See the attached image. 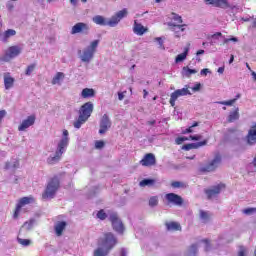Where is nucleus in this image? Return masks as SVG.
<instances>
[{
    "label": "nucleus",
    "instance_id": "34",
    "mask_svg": "<svg viewBox=\"0 0 256 256\" xmlns=\"http://www.w3.org/2000/svg\"><path fill=\"white\" fill-rule=\"evenodd\" d=\"M166 229L167 231H179V229H181V225L177 222H169L166 223Z\"/></svg>",
    "mask_w": 256,
    "mask_h": 256
},
{
    "label": "nucleus",
    "instance_id": "27",
    "mask_svg": "<svg viewBox=\"0 0 256 256\" xmlns=\"http://www.w3.org/2000/svg\"><path fill=\"white\" fill-rule=\"evenodd\" d=\"M81 97L83 99H91V97H95V90L93 88H84L81 92Z\"/></svg>",
    "mask_w": 256,
    "mask_h": 256
},
{
    "label": "nucleus",
    "instance_id": "58",
    "mask_svg": "<svg viewBox=\"0 0 256 256\" xmlns=\"http://www.w3.org/2000/svg\"><path fill=\"white\" fill-rule=\"evenodd\" d=\"M7 115V111L1 110L0 111V122L3 121V118Z\"/></svg>",
    "mask_w": 256,
    "mask_h": 256
},
{
    "label": "nucleus",
    "instance_id": "14",
    "mask_svg": "<svg viewBox=\"0 0 256 256\" xmlns=\"http://www.w3.org/2000/svg\"><path fill=\"white\" fill-rule=\"evenodd\" d=\"M165 199L168 203H172V205H176L177 207H181V205H183V197L178 194L168 193L165 195Z\"/></svg>",
    "mask_w": 256,
    "mask_h": 256
},
{
    "label": "nucleus",
    "instance_id": "9",
    "mask_svg": "<svg viewBox=\"0 0 256 256\" xmlns=\"http://www.w3.org/2000/svg\"><path fill=\"white\" fill-rule=\"evenodd\" d=\"M31 203H35V198L32 196L23 197L19 200L18 204L16 205L15 212L13 214L14 219L19 217V213L21 212V208L25 207V205H31Z\"/></svg>",
    "mask_w": 256,
    "mask_h": 256
},
{
    "label": "nucleus",
    "instance_id": "37",
    "mask_svg": "<svg viewBox=\"0 0 256 256\" xmlns=\"http://www.w3.org/2000/svg\"><path fill=\"white\" fill-rule=\"evenodd\" d=\"M200 219L202 223H209V219H211V214H209V212L200 210Z\"/></svg>",
    "mask_w": 256,
    "mask_h": 256
},
{
    "label": "nucleus",
    "instance_id": "48",
    "mask_svg": "<svg viewBox=\"0 0 256 256\" xmlns=\"http://www.w3.org/2000/svg\"><path fill=\"white\" fill-rule=\"evenodd\" d=\"M96 149H103L105 147V142L103 140H97L95 142Z\"/></svg>",
    "mask_w": 256,
    "mask_h": 256
},
{
    "label": "nucleus",
    "instance_id": "25",
    "mask_svg": "<svg viewBox=\"0 0 256 256\" xmlns=\"http://www.w3.org/2000/svg\"><path fill=\"white\" fill-rule=\"evenodd\" d=\"M61 145H62L63 149H67V147H69V131H67V130L63 131V137L58 142V147H60Z\"/></svg>",
    "mask_w": 256,
    "mask_h": 256
},
{
    "label": "nucleus",
    "instance_id": "59",
    "mask_svg": "<svg viewBox=\"0 0 256 256\" xmlns=\"http://www.w3.org/2000/svg\"><path fill=\"white\" fill-rule=\"evenodd\" d=\"M228 39H229V41H232L233 43H237L239 41V38L238 37H234V36H231Z\"/></svg>",
    "mask_w": 256,
    "mask_h": 256
},
{
    "label": "nucleus",
    "instance_id": "31",
    "mask_svg": "<svg viewBox=\"0 0 256 256\" xmlns=\"http://www.w3.org/2000/svg\"><path fill=\"white\" fill-rule=\"evenodd\" d=\"M15 83V78L11 76H4V87L5 89L9 90L11 87H13Z\"/></svg>",
    "mask_w": 256,
    "mask_h": 256
},
{
    "label": "nucleus",
    "instance_id": "3",
    "mask_svg": "<svg viewBox=\"0 0 256 256\" xmlns=\"http://www.w3.org/2000/svg\"><path fill=\"white\" fill-rule=\"evenodd\" d=\"M97 47H99V40H94L89 46L84 48L83 51L79 50L78 55L80 61H82V63H91L95 57V53H97Z\"/></svg>",
    "mask_w": 256,
    "mask_h": 256
},
{
    "label": "nucleus",
    "instance_id": "8",
    "mask_svg": "<svg viewBox=\"0 0 256 256\" xmlns=\"http://www.w3.org/2000/svg\"><path fill=\"white\" fill-rule=\"evenodd\" d=\"M63 144H60V146L57 145V149L55 152V155H50L47 158L48 165H57L61 161V157L63 156V153L67 151V149L62 147Z\"/></svg>",
    "mask_w": 256,
    "mask_h": 256
},
{
    "label": "nucleus",
    "instance_id": "20",
    "mask_svg": "<svg viewBox=\"0 0 256 256\" xmlns=\"http://www.w3.org/2000/svg\"><path fill=\"white\" fill-rule=\"evenodd\" d=\"M206 5H213L214 7H220L221 9H227L229 2L227 0H204Z\"/></svg>",
    "mask_w": 256,
    "mask_h": 256
},
{
    "label": "nucleus",
    "instance_id": "4",
    "mask_svg": "<svg viewBox=\"0 0 256 256\" xmlns=\"http://www.w3.org/2000/svg\"><path fill=\"white\" fill-rule=\"evenodd\" d=\"M109 221L112 223V227L116 233H123V231H125L123 221H121L117 212H109Z\"/></svg>",
    "mask_w": 256,
    "mask_h": 256
},
{
    "label": "nucleus",
    "instance_id": "30",
    "mask_svg": "<svg viewBox=\"0 0 256 256\" xmlns=\"http://www.w3.org/2000/svg\"><path fill=\"white\" fill-rule=\"evenodd\" d=\"M63 79H65V73L57 72L52 79V85H61V81H63Z\"/></svg>",
    "mask_w": 256,
    "mask_h": 256
},
{
    "label": "nucleus",
    "instance_id": "45",
    "mask_svg": "<svg viewBox=\"0 0 256 256\" xmlns=\"http://www.w3.org/2000/svg\"><path fill=\"white\" fill-rule=\"evenodd\" d=\"M219 105H226L228 107H231V105H233L234 103H237V99H231V100H228V101H220V102H217Z\"/></svg>",
    "mask_w": 256,
    "mask_h": 256
},
{
    "label": "nucleus",
    "instance_id": "22",
    "mask_svg": "<svg viewBox=\"0 0 256 256\" xmlns=\"http://www.w3.org/2000/svg\"><path fill=\"white\" fill-rule=\"evenodd\" d=\"M246 141L248 145H256V123L248 131V134L246 136Z\"/></svg>",
    "mask_w": 256,
    "mask_h": 256
},
{
    "label": "nucleus",
    "instance_id": "46",
    "mask_svg": "<svg viewBox=\"0 0 256 256\" xmlns=\"http://www.w3.org/2000/svg\"><path fill=\"white\" fill-rule=\"evenodd\" d=\"M171 187H173L174 189H181V187H185V184L179 181H174L171 183Z\"/></svg>",
    "mask_w": 256,
    "mask_h": 256
},
{
    "label": "nucleus",
    "instance_id": "28",
    "mask_svg": "<svg viewBox=\"0 0 256 256\" xmlns=\"http://www.w3.org/2000/svg\"><path fill=\"white\" fill-rule=\"evenodd\" d=\"M15 35H17V31L13 30V29H8L6 30L3 35H2V41L3 43H7V41H9V39H11V37H15Z\"/></svg>",
    "mask_w": 256,
    "mask_h": 256
},
{
    "label": "nucleus",
    "instance_id": "50",
    "mask_svg": "<svg viewBox=\"0 0 256 256\" xmlns=\"http://www.w3.org/2000/svg\"><path fill=\"white\" fill-rule=\"evenodd\" d=\"M256 209L255 208H246L243 210L244 215H253L255 213Z\"/></svg>",
    "mask_w": 256,
    "mask_h": 256
},
{
    "label": "nucleus",
    "instance_id": "52",
    "mask_svg": "<svg viewBox=\"0 0 256 256\" xmlns=\"http://www.w3.org/2000/svg\"><path fill=\"white\" fill-rule=\"evenodd\" d=\"M202 243H205V251H211V244L209 243V240H202Z\"/></svg>",
    "mask_w": 256,
    "mask_h": 256
},
{
    "label": "nucleus",
    "instance_id": "15",
    "mask_svg": "<svg viewBox=\"0 0 256 256\" xmlns=\"http://www.w3.org/2000/svg\"><path fill=\"white\" fill-rule=\"evenodd\" d=\"M35 115H30L27 117V119L23 120L22 123L18 127V131H27L29 127H32V125H35Z\"/></svg>",
    "mask_w": 256,
    "mask_h": 256
},
{
    "label": "nucleus",
    "instance_id": "19",
    "mask_svg": "<svg viewBox=\"0 0 256 256\" xmlns=\"http://www.w3.org/2000/svg\"><path fill=\"white\" fill-rule=\"evenodd\" d=\"M93 23L100 25L101 27H111V19H107L101 15H96L92 18Z\"/></svg>",
    "mask_w": 256,
    "mask_h": 256
},
{
    "label": "nucleus",
    "instance_id": "11",
    "mask_svg": "<svg viewBox=\"0 0 256 256\" xmlns=\"http://www.w3.org/2000/svg\"><path fill=\"white\" fill-rule=\"evenodd\" d=\"M109 129H111V119H109V115L104 114L100 120L99 134L105 135Z\"/></svg>",
    "mask_w": 256,
    "mask_h": 256
},
{
    "label": "nucleus",
    "instance_id": "53",
    "mask_svg": "<svg viewBox=\"0 0 256 256\" xmlns=\"http://www.w3.org/2000/svg\"><path fill=\"white\" fill-rule=\"evenodd\" d=\"M202 138H203V136H201V135H190V139L192 141H200V139H202Z\"/></svg>",
    "mask_w": 256,
    "mask_h": 256
},
{
    "label": "nucleus",
    "instance_id": "26",
    "mask_svg": "<svg viewBox=\"0 0 256 256\" xmlns=\"http://www.w3.org/2000/svg\"><path fill=\"white\" fill-rule=\"evenodd\" d=\"M133 31L136 35H145L147 32V29H145V26H142L140 23H137V21L134 22Z\"/></svg>",
    "mask_w": 256,
    "mask_h": 256
},
{
    "label": "nucleus",
    "instance_id": "24",
    "mask_svg": "<svg viewBox=\"0 0 256 256\" xmlns=\"http://www.w3.org/2000/svg\"><path fill=\"white\" fill-rule=\"evenodd\" d=\"M67 227V222L60 221L55 224L54 229L57 237H61L63 235V231H65V228Z\"/></svg>",
    "mask_w": 256,
    "mask_h": 256
},
{
    "label": "nucleus",
    "instance_id": "23",
    "mask_svg": "<svg viewBox=\"0 0 256 256\" xmlns=\"http://www.w3.org/2000/svg\"><path fill=\"white\" fill-rule=\"evenodd\" d=\"M207 145V140H203L201 142H196V143H190V144H185L182 146V149L184 151H191V149H199V147H203Z\"/></svg>",
    "mask_w": 256,
    "mask_h": 256
},
{
    "label": "nucleus",
    "instance_id": "17",
    "mask_svg": "<svg viewBox=\"0 0 256 256\" xmlns=\"http://www.w3.org/2000/svg\"><path fill=\"white\" fill-rule=\"evenodd\" d=\"M156 162L157 160L155 159V154L148 153L140 161V165H142L143 167H152V165H155Z\"/></svg>",
    "mask_w": 256,
    "mask_h": 256
},
{
    "label": "nucleus",
    "instance_id": "43",
    "mask_svg": "<svg viewBox=\"0 0 256 256\" xmlns=\"http://www.w3.org/2000/svg\"><path fill=\"white\" fill-rule=\"evenodd\" d=\"M17 241L22 247H29L31 245V240L29 239L17 238Z\"/></svg>",
    "mask_w": 256,
    "mask_h": 256
},
{
    "label": "nucleus",
    "instance_id": "33",
    "mask_svg": "<svg viewBox=\"0 0 256 256\" xmlns=\"http://www.w3.org/2000/svg\"><path fill=\"white\" fill-rule=\"evenodd\" d=\"M140 187H153L155 185V179L145 178L139 183Z\"/></svg>",
    "mask_w": 256,
    "mask_h": 256
},
{
    "label": "nucleus",
    "instance_id": "2",
    "mask_svg": "<svg viewBox=\"0 0 256 256\" xmlns=\"http://www.w3.org/2000/svg\"><path fill=\"white\" fill-rule=\"evenodd\" d=\"M60 185L61 182L59 181V177L54 176L53 178H51L48 181L45 191L42 194V199L44 201L55 199V195H57V191H59Z\"/></svg>",
    "mask_w": 256,
    "mask_h": 256
},
{
    "label": "nucleus",
    "instance_id": "56",
    "mask_svg": "<svg viewBox=\"0 0 256 256\" xmlns=\"http://www.w3.org/2000/svg\"><path fill=\"white\" fill-rule=\"evenodd\" d=\"M245 247L241 246L239 251H238V255L237 256H245Z\"/></svg>",
    "mask_w": 256,
    "mask_h": 256
},
{
    "label": "nucleus",
    "instance_id": "16",
    "mask_svg": "<svg viewBox=\"0 0 256 256\" xmlns=\"http://www.w3.org/2000/svg\"><path fill=\"white\" fill-rule=\"evenodd\" d=\"M168 27H170V31L175 33V37H181V33L185 32V27H187V25L168 22Z\"/></svg>",
    "mask_w": 256,
    "mask_h": 256
},
{
    "label": "nucleus",
    "instance_id": "32",
    "mask_svg": "<svg viewBox=\"0 0 256 256\" xmlns=\"http://www.w3.org/2000/svg\"><path fill=\"white\" fill-rule=\"evenodd\" d=\"M198 71L196 69H191L187 66L183 67L182 69V75L183 77H191V75H195Z\"/></svg>",
    "mask_w": 256,
    "mask_h": 256
},
{
    "label": "nucleus",
    "instance_id": "18",
    "mask_svg": "<svg viewBox=\"0 0 256 256\" xmlns=\"http://www.w3.org/2000/svg\"><path fill=\"white\" fill-rule=\"evenodd\" d=\"M21 51H22V49L19 46H17V45L11 46L6 51L5 57L7 59H15V57H19V55H21Z\"/></svg>",
    "mask_w": 256,
    "mask_h": 256
},
{
    "label": "nucleus",
    "instance_id": "47",
    "mask_svg": "<svg viewBox=\"0 0 256 256\" xmlns=\"http://www.w3.org/2000/svg\"><path fill=\"white\" fill-rule=\"evenodd\" d=\"M172 19L173 21H176V23H183V18L179 14L172 13Z\"/></svg>",
    "mask_w": 256,
    "mask_h": 256
},
{
    "label": "nucleus",
    "instance_id": "36",
    "mask_svg": "<svg viewBox=\"0 0 256 256\" xmlns=\"http://www.w3.org/2000/svg\"><path fill=\"white\" fill-rule=\"evenodd\" d=\"M189 53V48H186L185 51L181 54H178L176 56L175 62L176 63H181L182 61H185L187 59V54Z\"/></svg>",
    "mask_w": 256,
    "mask_h": 256
},
{
    "label": "nucleus",
    "instance_id": "35",
    "mask_svg": "<svg viewBox=\"0 0 256 256\" xmlns=\"http://www.w3.org/2000/svg\"><path fill=\"white\" fill-rule=\"evenodd\" d=\"M239 119V108H236L234 112H230L228 116V123H233Z\"/></svg>",
    "mask_w": 256,
    "mask_h": 256
},
{
    "label": "nucleus",
    "instance_id": "44",
    "mask_svg": "<svg viewBox=\"0 0 256 256\" xmlns=\"http://www.w3.org/2000/svg\"><path fill=\"white\" fill-rule=\"evenodd\" d=\"M35 67H37V64H30L25 71V75H27L28 77L31 75V73H33V71H35Z\"/></svg>",
    "mask_w": 256,
    "mask_h": 256
},
{
    "label": "nucleus",
    "instance_id": "39",
    "mask_svg": "<svg viewBox=\"0 0 256 256\" xmlns=\"http://www.w3.org/2000/svg\"><path fill=\"white\" fill-rule=\"evenodd\" d=\"M109 255V250H106L103 247H99L94 251V256H106Z\"/></svg>",
    "mask_w": 256,
    "mask_h": 256
},
{
    "label": "nucleus",
    "instance_id": "38",
    "mask_svg": "<svg viewBox=\"0 0 256 256\" xmlns=\"http://www.w3.org/2000/svg\"><path fill=\"white\" fill-rule=\"evenodd\" d=\"M199 253V249L197 248V244H192L187 251V256H197Z\"/></svg>",
    "mask_w": 256,
    "mask_h": 256
},
{
    "label": "nucleus",
    "instance_id": "49",
    "mask_svg": "<svg viewBox=\"0 0 256 256\" xmlns=\"http://www.w3.org/2000/svg\"><path fill=\"white\" fill-rule=\"evenodd\" d=\"M185 141H189V138H187L185 136L176 138L177 145H181V144L185 143Z\"/></svg>",
    "mask_w": 256,
    "mask_h": 256
},
{
    "label": "nucleus",
    "instance_id": "1",
    "mask_svg": "<svg viewBox=\"0 0 256 256\" xmlns=\"http://www.w3.org/2000/svg\"><path fill=\"white\" fill-rule=\"evenodd\" d=\"M93 109V102H86L80 107L78 119L74 122L75 129H81V125L87 123L89 117H91V114L93 113Z\"/></svg>",
    "mask_w": 256,
    "mask_h": 256
},
{
    "label": "nucleus",
    "instance_id": "7",
    "mask_svg": "<svg viewBox=\"0 0 256 256\" xmlns=\"http://www.w3.org/2000/svg\"><path fill=\"white\" fill-rule=\"evenodd\" d=\"M220 164L221 154H216L214 159L210 163L200 168V171H202V173H211V171H215V169H217Z\"/></svg>",
    "mask_w": 256,
    "mask_h": 256
},
{
    "label": "nucleus",
    "instance_id": "12",
    "mask_svg": "<svg viewBox=\"0 0 256 256\" xmlns=\"http://www.w3.org/2000/svg\"><path fill=\"white\" fill-rule=\"evenodd\" d=\"M225 189V184L220 183L218 185L212 186L210 189L205 190V194L208 199H213V197H217L221 191Z\"/></svg>",
    "mask_w": 256,
    "mask_h": 256
},
{
    "label": "nucleus",
    "instance_id": "42",
    "mask_svg": "<svg viewBox=\"0 0 256 256\" xmlns=\"http://www.w3.org/2000/svg\"><path fill=\"white\" fill-rule=\"evenodd\" d=\"M159 205V198L157 196H152L149 199V206L150 207H157Z\"/></svg>",
    "mask_w": 256,
    "mask_h": 256
},
{
    "label": "nucleus",
    "instance_id": "64",
    "mask_svg": "<svg viewBox=\"0 0 256 256\" xmlns=\"http://www.w3.org/2000/svg\"><path fill=\"white\" fill-rule=\"evenodd\" d=\"M252 27H253V29H256V18L252 22Z\"/></svg>",
    "mask_w": 256,
    "mask_h": 256
},
{
    "label": "nucleus",
    "instance_id": "54",
    "mask_svg": "<svg viewBox=\"0 0 256 256\" xmlns=\"http://www.w3.org/2000/svg\"><path fill=\"white\" fill-rule=\"evenodd\" d=\"M192 91H194V92L201 91V83H196V84L192 87Z\"/></svg>",
    "mask_w": 256,
    "mask_h": 256
},
{
    "label": "nucleus",
    "instance_id": "21",
    "mask_svg": "<svg viewBox=\"0 0 256 256\" xmlns=\"http://www.w3.org/2000/svg\"><path fill=\"white\" fill-rule=\"evenodd\" d=\"M206 39L209 41V44L213 46L217 45V41H219V39H225V36L221 32H216L214 34H208Z\"/></svg>",
    "mask_w": 256,
    "mask_h": 256
},
{
    "label": "nucleus",
    "instance_id": "29",
    "mask_svg": "<svg viewBox=\"0 0 256 256\" xmlns=\"http://www.w3.org/2000/svg\"><path fill=\"white\" fill-rule=\"evenodd\" d=\"M4 169H19V160L12 158L10 161L5 163Z\"/></svg>",
    "mask_w": 256,
    "mask_h": 256
},
{
    "label": "nucleus",
    "instance_id": "13",
    "mask_svg": "<svg viewBox=\"0 0 256 256\" xmlns=\"http://www.w3.org/2000/svg\"><path fill=\"white\" fill-rule=\"evenodd\" d=\"M77 33H83L84 35L89 34V25L83 23V22H78L76 23L71 30V35H77Z\"/></svg>",
    "mask_w": 256,
    "mask_h": 256
},
{
    "label": "nucleus",
    "instance_id": "60",
    "mask_svg": "<svg viewBox=\"0 0 256 256\" xmlns=\"http://www.w3.org/2000/svg\"><path fill=\"white\" fill-rule=\"evenodd\" d=\"M118 99H119V101H123V99H125V94H123V92H119Z\"/></svg>",
    "mask_w": 256,
    "mask_h": 256
},
{
    "label": "nucleus",
    "instance_id": "57",
    "mask_svg": "<svg viewBox=\"0 0 256 256\" xmlns=\"http://www.w3.org/2000/svg\"><path fill=\"white\" fill-rule=\"evenodd\" d=\"M184 135H187V133H193V127L189 126L185 130L182 131Z\"/></svg>",
    "mask_w": 256,
    "mask_h": 256
},
{
    "label": "nucleus",
    "instance_id": "62",
    "mask_svg": "<svg viewBox=\"0 0 256 256\" xmlns=\"http://www.w3.org/2000/svg\"><path fill=\"white\" fill-rule=\"evenodd\" d=\"M218 73H220V75H222V73H225V67H219Z\"/></svg>",
    "mask_w": 256,
    "mask_h": 256
},
{
    "label": "nucleus",
    "instance_id": "41",
    "mask_svg": "<svg viewBox=\"0 0 256 256\" xmlns=\"http://www.w3.org/2000/svg\"><path fill=\"white\" fill-rule=\"evenodd\" d=\"M33 225H35V220L31 219L24 223L23 228L26 229V231H31V229H33Z\"/></svg>",
    "mask_w": 256,
    "mask_h": 256
},
{
    "label": "nucleus",
    "instance_id": "6",
    "mask_svg": "<svg viewBox=\"0 0 256 256\" xmlns=\"http://www.w3.org/2000/svg\"><path fill=\"white\" fill-rule=\"evenodd\" d=\"M116 245H117V238H115V235H113V233L111 232L106 233L104 240L102 242V248L109 252Z\"/></svg>",
    "mask_w": 256,
    "mask_h": 256
},
{
    "label": "nucleus",
    "instance_id": "10",
    "mask_svg": "<svg viewBox=\"0 0 256 256\" xmlns=\"http://www.w3.org/2000/svg\"><path fill=\"white\" fill-rule=\"evenodd\" d=\"M127 8L118 11L114 16L110 18V27H117L121 22V19H125L128 15Z\"/></svg>",
    "mask_w": 256,
    "mask_h": 256
},
{
    "label": "nucleus",
    "instance_id": "51",
    "mask_svg": "<svg viewBox=\"0 0 256 256\" xmlns=\"http://www.w3.org/2000/svg\"><path fill=\"white\" fill-rule=\"evenodd\" d=\"M155 41L158 42L160 49H165V46H163V39L161 37L155 38Z\"/></svg>",
    "mask_w": 256,
    "mask_h": 256
},
{
    "label": "nucleus",
    "instance_id": "40",
    "mask_svg": "<svg viewBox=\"0 0 256 256\" xmlns=\"http://www.w3.org/2000/svg\"><path fill=\"white\" fill-rule=\"evenodd\" d=\"M96 217L98 219H100V221H105V219H107V217H108V220H109V213L107 214L105 212V210L101 209L100 211L97 212Z\"/></svg>",
    "mask_w": 256,
    "mask_h": 256
},
{
    "label": "nucleus",
    "instance_id": "5",
    "mask_svg": "<svg viewBox=\"0 0 256 256\" xmlns=\"http://www.w3.org/2000/svg\"><path fill=\"white\" fill-rule=\"evenodd\" d=\"M187 95H191V91H189V87L186 85L182 89H177L170 95V105L171 107H175V102L179 99V97H185Z\"/></svg>",
    "mask_w": 256,
    "mask_h": 256
},
{
    "label": "nucleus",
    "instance_id": "55",
    "mask_svg": "<svg viewBox=\"0 0 256 256\" xmlns=\"http://www.w3.org/2000/svg\"><path fill=\"white\" fill-rule=\"evenodd\" d=\"M208 73H211V71L209 70V68H204L200 71V75L202 76H207Z\"/></svg>",
    "mask_w": 256,
    "mask_h": 256
},
{
    "label": "nucleus",
    "instance_id": "63",
    "mask_svg": "<svg viewBox=\"0 0 256 256\" xmlns=\"http://www.w3.org/2000/svg\"><path fill=\"white\" fill-rule=\"evenodd\" d=\"M13 4H7L8 11H13Z\"/></svg>",
    "mask_w": 256,
    "mask_h": 256
},
{
    "label": "nucleus",
    "instance_id": "61",
    "mask_svg": "<svg viewBox=\"0 0 256 256\" xmlns=\"http://www.w3.org/2000/svg\"><path fill=\"white\" fill-rule=\"evenodd\" d=\"M242 21L246 22L251 21V16L242 17Z\"/></svg>",
    "mask_w": 256,
    "mask_h": 256
}]
</instances>
